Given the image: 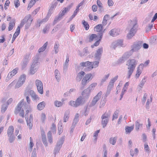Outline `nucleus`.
I'll return each instance as SVG.
<instances>
[{
	"label": "nucleus",
	"instance_id": "nucleus-64",
	"mask_svg": "<svg viewBox=\"0 0 157 157\" xmlns=\"http://www.w3.org/2000/svg\"><path fill=\"white\" fill-rule=\"evenodd\" d=\"M7 105L5 104H4L2 105L1 108V112L2 113H4L5 112L7 109Z\"/></svg>",
	"mask_w": 157,
	"mask_h": 157
},
{
	"label": "nucleus",
	"instance_id": "nucleus-10",
	"mask_svg": "<svg viewBox=\"0 0 157 157\" xmlns=\"http://www.w3.org/2000/svg\"><path fill=\"white\" fill-rule=\"evenodd\" d=\"M26 77V75L24 74L21 75L20 76L18 81L15 85V89L19 88L22 86L25 81Z\"/></svg>",
	"mask_w": 157,
	"mask_h": 157
},
{
	"label": "nucleus",
	"instance_id": "nucleus-35",
	"mask_svg": "<svg viewBox=\"0 0 157 157\" xmlns=\"http://www.w3.org/2000/svg\"><path fill=\"white\" fill-rule=\"evenodd\" d=\"M97 83L96 82L93 83L89 86L87 89H88L91 92L94 90L95 87L97 86Z\"/></svg>",
	"mask_w": 157,
	"mask_h": 157
},
{
	"label": "nucleus",
	"instance_id": "nucleus-25",
	"mask_svg": "<svg viewBox=\"0 0 157 157\" xmlns=\"http://www.w3.org/2000/svg\"><path fill=\"white\" fill-rule=\"evenodd\" d=\"M30 17V15H28L26 16L25 18L21 21L20 24V26L21 27L23 26L26 23L27 20Z\"/></svg>",
	"mask_w": 157,
	"mask_h": 157
},
{
	"label": "nucleus",
	"instance_id": "nucleus-41",
	"mask_svg": "<svg viewBox=\"0 0 157 157\" xmlns=\"http://www.w3.org/2000/svg\"><path fill=\"white\" fill-rule=\"evenodd\" d=\"M117 139V137H111L109 139V143L110 144L114 145L116 143Z\"/></svg>",
	"mask_w": 157,
	"mask_h": 157
},
{
	"label": "nucleus",
	"instance_id": "nucleus-20",
	"mask_svg": "<svg viewBox=\"0 0 157 157\" xmlns=\"http://www.w3.org/2000/svg\"><path fill=\"white\" fill-rule=\"evenodd\" d=\"M98 61V60H97ZM99 62L98 61H96L92 62L91 64V66H90L88 68V70H91L93 68H95L98 66Z\"/></svg>",
	"mask_w": 157,
	"mask_h": 157
},
{
	"label": "nucleus",
	"instance_id": "nucleus-2",
	"mask_svg": "<svg viewBox=\"0 0 157 157\" xmlns=\"http://www.w3.org/2000/svg\"><path fill=\"white\" fill-rule=\"evenodd\" d=\"M39 57L38 55L36 56L33 59V62L31 66L30 73L31 74H34L38 70L40 66L39 62Z\"/></svg>",
	"mask_w": 157,
	"mask_h": 157
},
{
	"label": "nucleus",
	"instance_id": "nucleus-16",
	"mask_svg": "<svg viewBox=\"0 0 157 157\" xmlns=\"http://www.w3.org/2000/svg\"><path fill=\"white\" fill-rule=\"evenodd\" d=\"M29 93L33 101H37L39 100V97L33 90H30Z\"/></svg>",
	"mask_w": 157,
	"mask_h": 157
},
{
	"label": "nucleus",
	"instance_id": "nucleus-9",
	"mask_svg": "<svg viewBox=\"0 0 157 157\" xmlns=\"http://www.w3.org/2000/svg\"><path fill=\"white\" fill-rule=\"evenodd\" d=\"M142 42L141 41H137L135 42L132 46V49L131 51L132 52H136L139 50L142 46Z\"/></svg>",
	"mask_w": 157,
	"mask_h": 157
},
{
	"label": "nucleus",
	"instance_id": "nucleus-26",
	"mask_svg": "<svg viewBox=\"0 0 157 157\" xmlns=\"http://www.w3.org/2000/svg\"><path fill=\"white\" fill-rule=\"evenodd\" d=\"M33 20V19L31 17V16L30 15V17L28 20H27V21L26 22V24L25 25V29H28L29 28L31 24L32 21Z\"/></svg>",
	"mask_w": 157,
	"mask_h": 157
},
{
	"label": "nucleus",
	"instance_id": "nucleus-59",
	"mask_svg": "<svg viewBox=\"0 0 157 157\" xmlns=\"http://www.w3.org/2000/svg\"><path fill=\"white\" fill-rule=\"evenodd\" d=\"M82 24L84 26V27L85 28L86 30H88L89 28V26L88 23L84 21L82 22Z\"/></svg>",
	"mask_w": 157,
	"mask_h": 157
},
{
	"label": "nucleus",
	"instance_id": "nucleus-42",
	"mask_svg": "<svg viewBox=\"0 0 157 157\" xmlns=\"http://www.w3.org/2000/svg\"><path fill=\"white\" fill-rule=\"evenodd\" d=\"M58 133L60 135L63 131V128L62 127V124L61 122H60L58 124Z\"/></svg>",
	"mask_w": 157,
	"mask_h": 157
},
{
	"label": "nucleus",
	"instance_id": "nucleus-37",
	"mask_svg": "<svg viewBox=\"0 0 157 157\" xmlns=\"http://www.w3.org/2000/svg\"><path fill=\"white\" fill-rule=\"evenodd\" d=\"M139 150L137 148H135L134 151L132 149H131L130 151V154L132 157H133L134 155H135L137 154Z\"/></svg>",
	"mask_w": 157,
	"mask_h": 157
},
{
	"label": "nucleus",
	"instance_id": "nucleus-24",
	"mask_svg": "<svg viewBox=\"0 0 157 157\" xmlns=\"http://www.w3.org/2000/svg\"><path fill=\"white\" fill-rule=\"evenodd\" d=\"M45 105V103L44 101L40 103L37 105V109L39 110H42L44 108Z\"/></svg>",
	"mask_w": 157,
	"mask_h": 157
},
{
	"label": "nucleus",
	"instance_id": "nucleus-45",
	"mask_svg": "<svg viewBox=\"0 0 157 157\" xmlns=\"http://www.w3.org/2000/svg\"><path fill=\"white\" fill-rule=\"evenodd\" d=\"M42 142L45 146H47V143L46 141V135L44 134H42Z\"/></svg>",
	"mask_w": 157,
	"mask_h": 157
},
{
	"label": "nucleus",
	"instance_id": "nucleus-39",
	"mask_svg": "<svg viewBox=\"0 0 157 157\" xmlns=\"http://www.w3.org/2000/svg\"><path fill=\"white\" fill-rule=\"evenodd\" d=\"M15 25V22L14 21L12 20L10 22L9 24L8 27V30L9 31L11 30L13 28V27Z\"/></svg>",
	"mask_w": 157,
	"mask_h": 157
},
{
	"label": "nucleus",
	"instance_id": "nucleus-6",
	"mask_svg": "<svg viewBox=\"0 0 157 157\" xmlns=\"http://www.w3.org/2000/svg\"><path fill=\"white\" fill-rule=\"evenodd\" d=\"M109 117L110 115L107 112H105L101 116V124L103 128H105L108 122Z\"/></svg>",
	"mask_w": 157,
	"mask_h": 157
},
{
	"label": "nucleus",
	"instance_id": "nucleus-60",
	"mask_svg": "<svg viewBox=\"0 0 157 157\" xmlns=\"http://www.w3.org/2000/svg\"><path fill=\"white\" fill-rule=\"evenodd\" d=\"M118 116V112L117 111H115L113 116L112 120L113 121L115 119H117Z\"/></svg>",
	"mask_w": 157,
	"mask_h": 157
},
{
	"label": "nucleus",
	"instance_id": "nucleus-43",
	"mask_svg": "<svg viewBox=\"0 0 157 157\" xmlns=\"http://www.w3.org/2000/svg\"><path fill=\"white\" fill-rule=\"evenodd\" d=\"M54 8V5H52L51 6L50 9L49 10L48 12L47 15L46 17L47 18H48V19L50 17V16L53 13V9Z\"/></svg>",
	"mask_w": 157,
	"mask_h": 157
},
{
	"label": "nucleus",
	"instance_id": "nucleus-53",
	"mask_svg": "<svg viewBox=\"0 0 157 157\" xmlns=\"http://www.w3.org/2000/svg\"><path fill=\"white\" fill-rule=\"evenodd\" d=\"M144 149L146 152L149 154L150 152V150L147 143H145L144 144Z\"/></svg>",
	"mask_w": 157,
	"mask_h": 157
},
{
	"label": "nucleus",
	"instance_id": "nucleus-57",
	"mask_svg": "<svg viewBox=\"0 0 157 157\" xmlns=\"http://www.w3.org/2000/svg\"><path fill=\"white\" fill-rule=\"evenodd\" d=\"M142 71L140 70L139 69L137 68L136 73L135 75V77L136 78H138L142 73Z\"/></svg>",
	"mask_w": 157,
	"mask_h": 157
},
{
	"label": "nucleus",
	"instance_id": "nucleus-1",
	"mask_svg": "<svg viewBox=\"0 0 157 157\" xmlns=\"http://www.w3.org/2000/svg\"><path fill=\"white\" fill-rule=\"evenodd\" d=\"M138 61L135 59H129L127 61L126 65L128 66V71L127 78H130L137 64Z\"/></svg>",
	"mask_w": 157,
	"mask_h": 157
},
{
	"label": "nucleus",
	"instance_id": "nucleus-29",
	"mask_svg": "<svg viewBox=\"0 0 157 157\" xmlns=\"http://www.w3.org/2000/svg\"><path fill=\"white\" fill-rule=\"evenodd\" d=\"M54 74L58 82H59L60 80V74L59 71L56 69L54 72Z\"/></svg>",
	"mask_w": 157,
	"mask_h": 157
},
{
	"label": "nucleus",
	"instance_id": "nucleus-31",
	"mask_svg": "<svg viewBox=\"0 0 157 157\" xmlns=\"http://www.w3.org/2000/svg\"><path fill=\"white\" fill-rule=\"evenodd\" d=\"M140 121L139 120H137L135 123L136 129L137 131H138L140 128L142 127L143 125V124H140Z\"/></svg>",
	"mask_w": 157,
	"mask_h": 157
},
{
	"label": "nucleus",
	"instance_id": "nucleus-30",
	"mask_svg": "<svg viewBox=\"0 0 157 157\" xmlns=\"http://www.w3.org/2000/svg\"><path fill=\"white\" fill-rule=\"evenodd\" d=\"M110 75V74L109 73H108L104 75L101 80V85H102L108 79Z\"/></svg>",
	"mask_w": 157,
	"mask_h": 157
},
{
	"label": "nucleus",
	"instance_id": "nucleus-34",
	"mask_svg": "<svg viewBox=\"0 0 157 157\" xmlns=\"http://www.w3.org/2000/svg\"><path fill=\"white\" fill-rule=\"evenodd\" d=\"M109 17V15L108 14H106L104 17L103 21H102V25H105L107 24V21Z\"/></svg>",
	"mask_w": 157,
	"mask_h": 157
},
{
	"label": "nucleus",
	"instance_id": "nucleus-12",
	"mask_svg": "<svg viewBox=\"0 0 157 157\" xmlns=\"http://www.w3.org/2000/svg\"><path fill=\"white\" fill-rule=\"evenodd\" d=\"M102 94V92L101 91H100L94 97L90 105V107H92L95 105L97 102L101 98V95Z\"/></svg>",
	"mask_w": 157,
	"mask_h": 157
},
{
	"label": "nucleus",
	"instance_id": "nucleus-48",
	"mask_svg": "<svg viewBox=\"0 0 157 157\" xmlns=\"http://www.w3.org/2000/svg\"><path fill=\"white\" fill-rule=\"evenodd\" d=\"M26 120L27 122L28 126H29V129H31L33 126V121H30L28 120V118H27V117H26Z\"/></svg>",
	"mask_w": 157,
	"mask_h": 157
},
{
	"label": "nucleus",
	"instance_id": "nucleus-47",
	"mask_svg": "<svg viewBox=\"0 0 157 157\" xmlns=\"http://www.w3.org/2000/svg\"><path fill=\"white\" fill-rule=\"evenodd\" d=\"M99 38V37H98L97 36V35L96 34H93L91 35L89 39L90 41H92L94 39H95V40H96L98 39Z\"/></svg>",
	"mask_w": 157,
	"mask_h": 157
},
{
	"label": "nucleus",
	"instance_id": "nucleus-11",
	"mask_svg": "<svg viewBox=\"0 0 157 157\" xmlns=\"http://www.w3.org/2000/svg\"><path fill=\"white\" fill-rule=\"evenodd\" d=\"M103 29V26L101 24H99L96 25L94 28V30L100 33L98 34L100 36L99 40H100L102 37L103 33H104L105 30L102 31Z\"/></svg>",
	"mask_w": 157,
	"mask_h": 157
},
{
	"label": "nucleus",
	"instance_id": "nucleus-19",
	"mask_svg": "<svg viewBox=\"0 0 157 157\" xmlns=\"http://www.w3.org/2000/svg\"><path fill=\"white\" fill-rule=\"evenodd\" d=\"M146 82L145 78H144L137 86V89L139 91L141 90Z\"/></svg>",
	"mask_w": 157,
	"mask_h": 157
},
{
	"label": "nucleus",
	"instance_id": "nucleus-51",
	"mask_svg": "<svg viewBox=\"0 0 157 157\" xmlns=\"http://www.w3.org/2000/svg\"><path fill=\"white\" fill-rule=\"evenodd\" d=\"M48 142L51 144L52 143V133L50 131L48 133Z\"/></svg>",
	"mask_w": 157,
	"mask_h": 157
},
{
	"label": "nucleus",
	"instance_id": "nucleus-8",
	"mask_svg": "<svg viewBox=\"0 0 157 157\" xmlns=\"http://www.w3.org/2000/svg\"><path fill=\"white\" fill-rule=\"evenodd\" d=\"M35 84L38 92L40 94H43L44 90L43 84L42 82L39 80H36Z\"/></svg>",
	"mask_w": 157,
	"mask_h": 157
},
{
	"label": "nucleus",
	"instance_id": "nucleus-14",
	"mask_svg": "<svg viewBox=\"0 0 157 157\" xmlns=\"http://www.w3.org/2000/svg\"><path fill=\"white\" fill-rule=\"evenodd\" d=\"M90 92L88 89H85L82 92V98L85 100H86L89 98Z\"/></svg>",
	"mask_w": 157,
	"mask_h": 157
},
{
	"label": "nucleus",
	"instance_id": "nucleus-61",
	"mask_svg": "<svg viewBox=\"0 0 157 157\" xmlns=\"http://www.w3.org/2000/svg\"><path fill=\"white\" fill-rule=\"evenodd\" d=\"M118 77V75H116L114 78H112L110 80L109 82L114 85V82L117 79Z\"/></svg>",
	"mask_w": 157,
	"mask_h": 157
},
{
	"label": "nucleus",
	"instance_id": "nucleus-46",
	"mask_svg": "<svg viewBox=\"0 0 157 157\" xmlns=\"http://www.w3.org/2000/svg\"><path fill=\"white\" fill-rule=\"evenodd\" d=\"M65 139V136H62L58 141L57 143L62 146V145Z\"/></svg>",
	"mask_w": 157,
	"mask_h": 157
},
{
	"label": "nucleus",
	"instance_id": "nucleus-7",
	"mask_svg": "<svg viewBox=\"0 0 157 157\" xmlns=\"http://www.w3.org/2000/svg\"><path fill=\"white\" fill-rule=\"evenodd\" d=\"M93 78V76L92 74L89 73L86 74L82 80V85L84 87L88 82L92 79Z\"/></svg>",
	"mask_w": 157,
	"mask_h": 157
},
{
	"label": "nucleus",
	"instance_id": "nucleus-18",
	"mask_svg": "<svg viewBox=\"0 0 157 157\" xmlns=\"http://www.w3.org/2000/svg\"><path fill=\"white\" fill-rule=\"evenodd\" d=\"M20 31V26H18L16 30V31L15 33L14 34L12 40V43H13L16 37L19 35Z\"/></svg>",
	"mask_w": 157,
	"mask_h": 157
},
{
	"label": "nucleus",
	"instance_id": "nucleus-28",
	"mask_svg": "<svg viewBox=\"0 0 157 157\" xmlns=\"http://www.w3.org/2000/svg\"><path fill=\"white\" fill-rule=\"evenodd\" d=\"M62 147V145L57 143L56 144V145L54 150V153L55 155H56L59 152Z\"/></svg>",
	"mask_w": 157,
	"mask_h": 157
},
{
	"label": "nucleus",
	"instance_id": "nucleus-49",
	"mask_svg": "<svg viewBox=\"0 0 157 157\" xmlns=\"http://www.w3.org/2000/svg\"><path fill=\"white\" fill-rule=\"evenodd\" d=\"M48 20V18H47L46 17L41 20L40 19H38L37 20V23L39 24V27L40 26V25L43 22H46Z\"/></svg>",
	"mask_w": 157,
	"mask_h": 157
},
{
	"label": "nucleus",
	"instance_id": "nucleus-54",
	"mask_svg": "<svg viewBox=\"0 0 157 157\" xmlns=\"http://www.w3.org/2000/svg\"><path fill=\"white\" fill-rule=\"evenodd\" d=\"M68 8H65L64 10H62V11L60 12L59 14L62 17L64 16L65 13L68 11Z\"/></svg>",
	"mask_w": 157,
	"mask_h": 157
},
{
	"label": "nucleus",
	"instance_id": "nucleus-5",
	"mask_svg": "<svg viewBox=\"0 0 157 157\" xmlns=\"http://www.w3.org/2000/svg\"><path fill=\"white\" fill-rule=\"evenodd\" d=\"M24 104V100L23 99L18 103L16 109V112H17V113L20 112L19 115L23 118L24 116V112L23 108L21 109V108L23 106Z\"/></svg>",
	"mask_w": 157,
	"mask_h": 157
},
{
	"label": "nucleus",
	"instance_id": "nucleus-32",
	"mask_svg": "<svg viewBox=\"0 0 157 157\" xmlns=\"http://www.w3.org/2000/svg\"><path fill=\"white\" fill-rule=\"evenodd\" d=\"M70 112L68 110L66 111L65 113L64 117H63V122H66L68 121L69 117Z\"/></svg>",
	"mask_w": 157,
	"mask_h": 157
},
{
	"label": "nucleus",
	"instance_id": "nucleus-40",
	"mask_svg": "<svg viewBox=\"0 0 157 157\" xmlns=\"http://www.w3.org/2000/svg\"><path fill=\"white\" fill-rule=\"evenodd\" d=\"M62 17L59 14L58 15L56 16L54 20L53 21L54 25H55L56 23L59 21L62 18Z\"/></svg>",
	"mask_w": 157,
	"mask_h": 157
},
{
	"label": "nucleus",
	"instance_id": "nucleus-55",
	"mask_svg": "<svg viewBox=\"0 0 157 157\" xmlns=\"http://www.w3.org/2000/svg\"><path fill=\"white\" fill-rule=\"evenodd\" d=\"M132 54L130 52H127L124 53L123 56L126 60Z\"/></svg>",
	"mask_w": 157,
	"mask_h": 157
},
{
	"label": "nucleus",
	"instance_id": "nucleus-38",
	"mask_svg": "<svg viewBox=\"0 0 157 157\" xmlns=\"http://www.w3.org/2000/svg\"><path fill=\"white\" fill-rule=\"evenodd\" d=\"M24 107L25 108V109H28L26 111V113L25 115V116H26V115H27L28 113L30 112H31L32 110V107L29 105H27L25 104L24 105Z\"/></svg>",
	"mask_w": 157,
	"mask_h": 157
},
{
	"label": "nucleus",
	"instance_id": "nucleus-63",
	"mask_svg": "<svg viewBox=\"0 0 157 157\" xmlns=\"http://www.w3.org/2000/svg\"><path fill=\"white\" fill-rule=\"evenodd\" d=\"M126 60V59L122 56L118 60L117 63L119 64H121L123 63Z\"/></svg>",
	"mask_w": 157,
	"mask_h": 157
},
{
	"label": "nucleus",
	"instance_id": "nucleus-44",
	"mask_svg": "<svg viewBox=\"0 0 157 157\" xmlns=\"http://www.w3.org/2000/svg\"><path fill=\"white\" fill-rule=\"evenodd\" d=\"M48 42H46L43 46L40 48L38 50V52H43L46 48L48 45Z\"/></svg>",
	"mask_w": 157,
	"mask_h": 157
},
{
	"label": "nucleus",
	"instance_id": "nucleus-52",
	"mask_svg": "<svg viewBox=\"0 0 157 157\" xmlns=\"http://www.w3.org/2000/svg\"><path fill=\"white\" fill-rule=\"evenodd\" d=\"M117 44L118 46H122L123 45V41L122 40H119L113 42V45Z\"/></svg>",
	"mask_w": 157,
	"mask_h": 157
},
{
	"label": "nucleus",
	"instance_id": "nucleus-33",
	"mask_svg": "<svg viewBox=\"0 0 157 157\" xmlns=\"http://www.w3.org/2000/svg\"><path fill=\"white\" fill-rule=\"evenodd\" d=\"M34 144L33 142V140L31 137L30 138V143L29 144V148L28 150L30 152H31L32 149L33 147L34 146Z\"/></svg>",
	"mask_w": 157,
	"mask_h": 157
},
{
	"label": "nucleus",
	"instance_id": "nucleus-22",
	"mask_svg": "<svg viewBox=\"0 0 157 157\" xmlns=\"http://www.w3.org/2000/svg\"><path fill=\"white\" fill-rule=\"evenodd\" d=\"M18 70V68H16L14 69L13 71L9 73L7 77L9 78H11L13 76H14L16 74Z\"/></svg>",
	"mask_w": 157,
	"mask_h": 157
},
{
	"label": "nucleus",
	"instance_id": "nucleus-13",
	"mask_svg": "<svg viewBox=\"0 0 157 157\" xmlns=\"http://www.w3.org/2000/svg\"><path fill=\"white\" fill-rule=\"evenodd\" d=\"M103 52V48L101 47L98 49L95 54V59L99 61L101 58V54Z\"/></svg>",
	"mask_w": 157,
	"mask_h": 157
},
{
	"label": "nucleus",
	"instance_id": "nucleus-21",
	"mask_svg": "<svg viewBox=\"0 0 157 157\" xmlns=\"http://www.w3.org/2000/svg\"><path fill=\"white\" fill-rule=\"evenodd\" d=\"M85 74V72L83 71H82L81 72L78 73L76 77V81L78 82L80 81L81 80L82 78V77Z\"/></svg>",
	"mask_w": 157,
	"mask_h": 157
},
{
	"label": "nucleus",
	"instance_id": "nucleus-56",
	"mask_svg": "<svg viewBox=\"0 0 157 157\" xmlns=\"http://www.w3.org/2000/svg\"><path fill=\"white\" fill-rule=\"evenodd\" d=\"M35 1L34 0H31L28 5V10H29L30 8L33 6L35 4Z\"/></svg>",
	"mask_w": 157,
	"mask_h": 157
},
{
	"label": "nucleus",
	"instance_id": "nucleus-15",
	"mask_svg": "<svg viewBox=\"0 0 157 157\" xmlns=\"http://www.w3.org/2000/svg\"><path fill=\"white\" fill-rule=\"evenodd\" d=\"M92 63V62H90L89 61H87L86 62H82L80 63V67H86L85 69V71H89L90 70H88V68L91 66V64Z\"/></svg>",
	"mask_w": 157,
	"mask_h": 157
},
{
	"label": "nucleus",
	"instance_id": "nucleus-58",
	"mask_svg": "<svg viewBox=\"0 0 157 157\" xmlns=\"http://www.w3.org/2000/svg\"><path fill=\"white\" fill-rule=\"evenodd\" d=\"M153 27V24H149L146 27V31L147 32H148L150 31L152 28Z\"/></svg>",
	"mask_w": 157,
	"mask_h": 157
},
{
	"label": "nucleus",
	"instance_id": "nucleus-62",
	"mask_svg": "<svg viewBox=\"0 0 157 157\" xmlns=\"http://www.w3.org/2000/svg\"><path fill=\"white\" fill-rule=\"evenodd\" d=\"M152 101V98L151 97L150 99H148L146 104V107L147 109H149V105Z\"/></svg>",
	"mask_w": 157,
	"mask_h": 157
},
{
	"label": "nucleus",
	"instance_id": "nucleus-3",
	"mask_svg": "<svg viewBox=\"0 0 157 157\" xmlns=\"http://www.w3.org/2000/svg\"><path fill=\"white\" fill-rule=\"evenodd\" d=\"M130 25L131 28L127 35V37L129 39H131L135 35L138 27L137 23L135 21H131Z\"/></svg>",
	"mask_w": 157,
	"mask_h": 157
},
{
	"label": "nucleus",
	"instance_id": "nucleus-50",
	"mask_svg": "<svg viewBox=\"0 0 157 157\" xmlns=\"http://www.w3.org/2000/svg\"><path fill=\"white\" fill-rule=\"evenodd\" d=\"M54 105L57 107H61L63 105V102L58 101H56L54 102Z\"/></svg>",
	"mask_w": 157,
	"mask_h": 157
},
{
	"label": "nucleus",
	"instance_id": "nucleus-36",
	"mask_svg": "<svg viewBox=\"0 0 157 157\" xmlns=\"http://www.w3.org/2000/svg\"><path fill=\"white\" fill-rule=\"evenodd\" d=\"M59 44L58 42H56L54 47V50L55 53L56 54H57L59 51Z\"/></svg>",
	"mask_w": 157,
	"mask_h": 157
},
{
	"label": "nucleus",
	"instance_id": "nucleus-4",
	"mask_svg": "<svg viewBox=\"0 0 157 157\" xmlns=\"http://www.w3.org/2000/svg\"><path fill=\"white\" fill-rule=\"evenodd\" d=\"M85 101L83 100L82 97H78L75 101H71L69 102V104L74 107L76 108L84 104Z\"/></svg>",
	"mask_w": 157,
	"mask_h": 157
},
{
	"label": "nucleus",
	"instance_id": "nucleus-23",
	"mask_svg": "<svg viewBox=\"0 0 157 157\" xmlns=\"http://www.w3.org/2000/svg\"><path fill=\"white\" fill-rule=\"evenodd\" d=\"M134 128V125L131 126H126L125 128L126 134H129L133 130Z\"/></svg>",
	"mask_w": 157,
	"mask_h": 157
},
{
	"label": "nucleus",
	"instance_id": "nucleus-17",
	"mask_svg": "<svg viewBox=\"0 0 157 157\" xmlns=\"http://www.w3.org/2000/svg\"><path fill=\"white\" fill-rule=\"evenodd\" d=\"M120 33V30L119 29L115 28L112 29L109 33L110 36H115L118 35Z\"/></svg>",
	"mask_w": 157,
	"mask_h": 157
},
{
	"label": "nucleus",
	"instance_id": "nucleus-27",
	"mask_svg": "<svg viewBox=\"0 0 157 157\" xmlns=\"http://www.w3.org/2000/svg\"><path fill=\"white\" fill-rule=\"evenodd\" d=\"M14 130L13 127L12 126H10L9 127L7 130L8 136H11L13 135V132Z\"/></svg>",
	"mask_w": 157,
	"mask_h": 157
}]
</instances>
